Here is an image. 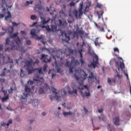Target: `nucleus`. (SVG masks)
<instances>
[{"instance_id": "nucleus-21", "label": "nucleus", "mask_w": 131, "mask_h": 131, "mask_svg": "<svg viewBox=\"0 0 131 131\" xmlns=\"http://www.w3.org/2000/svg\"><path fill=\"white\" fill-rule=\"evenodd\" d=\"M40 19H41V23L43 25H45L48 24L51 20L50 18H48L47 20H46L45 18L42 17H40Z\"/></svg>"}, {"instance_id": "nucleus-5", "label": "nucleus", "mask_w": 131, "mask_h": 131, "mask_svg": "<svg viewBox=\"0 0 131 131\" xmlns=\"http://www.w3.org/2000/svg\"><path fill=\"white\" fill-rule=\"evenodd\" d=\"M80 86L78 88L79 89L81 90V95L82 96V97H89L90 96V92H87L85 90L87 91H89V89L87 85H80Z\"/></svg>"}, {"instance_id": "nucleus-10", "label": "nucleus", "mask_w": 131, "mask_h": 131, "mask_svg": "<svg viewBox=\"0 0 131 131\" xmlns=\"http://www.w3.org/2000/svg\"><path fill=\"white\" fill-rule=\"evenodd\" d=\"M50 90V86L47 83L43 84V86L42 88L40 87L38 90V92L39 94H42L45 93L44 90Z\"/></svg>"}, {"instance_id": "nucleus-24", "label": "nucleus", "mask_w": 131, "mask_h": 131, "mask_svg": "<svg viewBox=\"0 0 131 131\" xmlns=\"http://www.w3.org/2000/svg\"><path fill=\"white\" fill-rule=\"evenodd\" d=\"M61 92V97L63 98H65L66 97L68 96L67 92L64 89L61 90L60 91Z\"/></svg>"}, {"instance_id": "nucleus-35", "label": "nucleus", "mask_w": 131, "mask_h": 131, "mask_svg": "<svg viewBox=\"0 0 131 131\" xmlns=\"http://www.w3.org/2000/svg\"><path fill=\"white\" fill-rule=\"evenodd\" d=\"M99 38H96L95 41H94V43L96 46L100 47V44L99 42Z\"/></svg>"}, {"instance_id": "nucleus-50", "label": "nucleus", "mask_w": 131, "mask_h": 131, "mask_svg": "<svg viewBox=\"0 0 131 131\" xmlns=\"http://www.w3.org/2000/svg\"><path fill=\"white\" fill-rule=\"evenodd\" d=\"M20 76L21 77H24L25 76V75L24 74L23 69H20Z\"/></svg>"}, {"instance_id": "nucleus-46", "label": "nucleus", "mask_w": 131, "mask_h": 131, "mask_svg": "<svg viewBox=\"0 0 131 131\" xmlns=\"http://www.w3.org/2000/svg\"><path fill=\"white\" fill-rule=\"evenodd\" d=\"M98 118H99V120L100 121H101V120L104 121V117H103V115H101V116H99Z\"/></svg>"}, {"instance_id": "nucleus-63", "label": "nucleus", "mask_w": 131, "mask_h": 131, "mask_svg": "<svg viewBox=\"0 0 131 131\" xmlns=\"http://www.w3.org/2000/svg\"><path fill=\"white\" fill-rule=\"evenodd\" d=\"M25 31H20V34L22 35L25 34Z\"/></svg>"}, {"instance_id": "nucleus-25", "label": "nucleus", "mask_w": 131, "mask_h": 131, "mask_svg": "<svg viewBox=\"0 0 131 131\" xmlns=\"http://www.w3.org/2000/svg\"><path fill=\"white\" fill-rule=\"evenodd\" d=\"M79 72L78 70H75V74H74V79L77 81L80 80V78H79Z\"/></svg>"}, {"instance_id": "nucleus-57", "label": "nucleus", "mask_w": 131, "mask_h": 131, "mask_svg": "<svg viewBox=\"0 0 131 131\" xmlns=\"http://www.w3.org/2000/svg\"><path fill=\"white\" fill-rule=\"evenodd\" d=\"M5 17V14L0 13V19L3 18Z\"/></svg>"}, {"instance_id": "nucleus-8", "label": "nucleus", "mask_w": 131, "mask_h": 131, "mask_svg": "<svg viewBox=\"0 0 131 131\" xmlns=\"http://www.w3.org/2000/svg\"><path fill=\"white\" fill-rule=\"evenodd\" d=\"M84 45H85V42H84V41H83L82 45H80L81 48L80 49H78V53L80 54V62L81 65H83V64L85 63L83 59V54L82 53V52L83 51V46H84Z\"/></svg>"}, {"instance_id": "nucleus-52", "label": "nucleus", "mask_w": 131, "mask_h": 131, "mask_svg": "<svg viewBox=\"0 0 131 131\" xmlns=\"http://www.w3.org/2000/svg\"><path fill=\"white\" fill-rule=\"evenodd\" d=\"M70 7L75 6V3L74 2L72 1L70 3Z\"/></svg>"}, {"instance_id": "nucleus-37", "label": "nucleus", "mask_w": 131, "mask_h": 131, "mask_svg": "<svg viewBox=\"0 0 131 131\" xmlns=\"http://www.w3.org/2000/svg\"><path fill=\"white\" fill-rule=\"evenodd\" d=\"M90 76H89L88 78H89V79L94 80V79H95V76H94L93 73V72H90Z\"/></svg>"}, {"instance_id": "nucleus-41", "label": "nucleus", "mask_w": 131, "mask_h": 131, "mask_svg": "<svg viewBox=\"0 0 131 131\" xmlns=\"http://www.w3.org/2000/svg\"><path fill=\"white\" fill-rule=\"evenodd\" d=\"M120 68L122 70H123V69L125 68L124 63L123 62H120Z\"/></svg>"}, {"instance_id": "nucleus-54", "label": "nucleus", "mask_w": 131, "mask_h": 131, "mask_svg": "<svg viewBox=\"0 0 131 131\" xmlns=\"http://www.w3.org/2000/svg\"><path fill=\"white\" fill-rule=\"evenodd\" d=\"M33 4V1H26V4Z\"/></svg>"}, {"instance_id": "nucleus-60", "label": "nucleus", "mask_w": 131, "mask_h": 131, "mask_svg": "<svg viewBox=\"0 0 131 131\" xmlns=\"http://www.w3.org/2000/svg\"><path fill=\"white\" fill-rule=\"evenodd\" d=\"M37 24V22H34L32 25V27H34L35 26V25H36Z\"/></svg>"}, {"instance_id": "nucleus-36", "label": "nucleus", "mask_w": 131, "mask_h": 131, "mask_svg": "<svg viewBox=\"0 0 131 131\" xmlns=\"http://www.w3.org/2000/svg\"><path fill=\"white\" fill-rule=\"evenodd\" d=\"M117 75L116 77H117L119 79H121L122 78V75H120V73H119L118 71L117 70H116Z\"/></svg>"}, {"instance_id": "nucleus-51", "label": "nucleus", "mask_w": 131, "mask_h": 131, "mask_svg": "<svg viewBox=\"0 0 131 131\" xmlns=\"http://www.w3.org/2000/svg\"><path fill=\"white\" fill-rule=\"evenodd\" d=\"M26 43L27 45L29 46L31 44V41L30 40H27Z\"/></svg>"}, {"instance_id": "nucleus-32", "label": "nucleus", "mask_w": 131, "mask_h": 131, "mask_svg": "<svg viewBox=\"0 0 131 131\" xmlns=\"http://www.w3.org/2000/svg\"><path fill=\"white\" fill-rule=\"evenodd\" d=\"M8 15L5 17V20H8V18H11L12 17L11 14L9 11L7 12Z\"/></svg>"}, {"instance_id": "nucleus-48", "label": "nucleus", "mask_w": 131, "mask_h": 131, "mask_svg": "<svg viewBox=\"0 0 131 131\" xmlns=\"http://www.w3.org/2000/svg\"><path fill=\"white\" fill-rule=\"evenodd\" d=\"M11 23L12 24L13 27L18 26L19 25L18 23H16L15 22H13V21H11Z\"/></svg>"}, {"instance_id": "nucleus-23", "label": "nucleus", "mask_w": 131, "mask_h": 131, "mask_svg": "<svg viewBox=\"0 0 131 131\" xmlns=\"http://www.w3.org/2000/svg\"><path fill=\"white\" fill-rule=\"evenodd\" d=\"M83 72L84 74L83 76V79H82V80H81L80 82L79 81V83L80 85H82L83 84V81L88 78V74H86L84 71H83Z\"/></svg>"}, {"instance_id": "nucleus-15", "label": "nucleus", "mask_w": 131, "mask_h": 131, "mask_svg": "<svg viewBox=\"0 0 131 131\" xmlns=\"http://www.w3.org/2000/svg\"><path fill=\"white\" fill-rule=\"evenodd\" d=\"M2 92H3L4 93V97L3 98H1V101H2V102H4L9 99V95L7 94V91H5V90L1 91L0 93H1Z\"/></svg>"}, {"instance_id": "nucleus-18", "label": "nucleus", "mask_w": 131, "mask_h": 131, "mask_svg": "<svg viewBox=\"0 0 131 131\" xmlns=\"http://www.w3.org/2000/svg\"><path fill=\"white\" fill-rule=\"evenodd\" d=\"M114 51L115 53V56H117V59L122 60V57H120L119 56L120 51L119 48L118 47H115L114 48Z\"/></svg>"}, {"instance_id": "nucleus-56", "label": "nucleus", "mask_w": 131, "mask_h": 131, "mask_svg": "<svg viewBox=\"0 0 131 131\" xmlns=\"http://www.w3.org/2000/svg\"><path fill=\"white\" fill-rule=\"evenodd\" d=\"M61 69L60 68H57V73H61Z\"/></svg>"}, {"instance_id": "nucleus-31", "label": "nucleus", "mask_w": 131, "mask_h": 131, "mask_svg": "<svg viewBox=\"0 0 131 131\" xmlns=\"http://www.w3.org/2000/svg\"><path fill=\"white\" fill-rule=\"evenodd\" d=\"M41 28H46V30L48 32H51V29H50V27H49V26H47L46 27V26H45V25H42L41 26Z\"/></svg>"}, {"instance_id": "nucleus-13", "label": "nucleus", "mask_w": 131, "mask_h": 131, "mask_svg": "<svg viewBox=\"0 0 131 131\" xmlns=\"http://www.w3.org/2000/svg\"><path fill=\"white\" fill-rule=\"evenodd\" d=\"M33 80L35 81L41 82V83L39 84L40 85H42L43 84V83L44 82V79L43 78H40L39 75H35L33 77Z\"/></svg>"}, {"instance_id": "nucleus-17", "label": "nucleus", "mask_w": 131, "mask_h": 131, "mask_svg": "<svg viewBox=\"0 0 131 131\" xmlns=\"http://www.w3.org/2000/svg\"><path fill=\"white\" fill-rule=\"evenodd\" d=\"M10 29H11V31H8V32L10 35V37L14 38L17 37L18 33H15L14 34H12L14 31V29H13V27H10Z\"/></svg>"}, {"instance_id": "nucleus-16", "label": "nucleus", "mask_w": 131, "mask_h": 131, "mask_svg": "<svg viewBox=\"0 0 131 131\" xmlns=\"http://www.w3.org/2000/svg\"><path fill=\"white\" fill-rule=\"evenodd\" d=\"M67 61L66 62L64 66L66 67L70 68L69 72L71 73H73V69L74 68V67L73 66L71 63H70V61H68V60H67Z\"/></svg>"}, {"instance_id": "nucleus-40", "label": "nucleus", "mask_w": 131, "mask_h": 131, "mask_svg": "<svg viewBox=\"0 0 131 131\" xmlns=\"http://www.w3.org/2000/svg\"><path fill=\"white\" fill-rule=\"evenodd\" d=\"M63 115L64 116H70L73 115V113L70 112H63Z\"/></svg>"}, {"instance_id": "nucleus-59", "label": "nucleus", "mask_w": 131, "mask_h": 131, "mask_svg": "<svg viewBox=\"0 0 131 131\" xmlns=\"http://www.w3.org/2000/svg\"><path fill=\"white\" fill-rule=\"evenodd\" d=\"M1 125L2 126H5V125H7L6 123L4 122H3L2 124H1Z\"/></svg>"}, {"instance_id": "nucleus-4", "label": "nucleus", "mask_w": 131, "mask_h": 131, "mask_svg": "<svg viewBox=\"0 0 131 131\" xmlns=\"http://www.w3.org/2000/svg\"><path fill=\"white\" fill-rule=\"evenodd\" d=\"M72 34V31H62L61 35L62 36V40L66 41V42H69L71 40V35Z\"/></svg>"}, {"instance_id": "nucleus-26", "label": "nucleus", "mask_w": 131, "mask_h": 131, "mask_svg": "<svg viewBox=\"0 0 131 131\" xmlns=\"http://www.w3.org/2000/svg\"><path fill=\"white\" fill-rule=\"evenodd\" d=\"M95 25L99 32H105V30L104 28H101V27H100V26H98V25L96 23H95Z\"/></svg>"}, {"instance_id": "nucleus-55", "label": "nucleus", "mask_w": 131, "mask_h": 131, "mask_svg": "<svg viewBox=\"0 0 131 131\" xmlns=\"http://www.w3.org/2000/svg\"><path fill=\"white\" fill-rule=\"evenodd\" d=\"M5 82V79H3V78L0 79V83L3 84Z\"/></svg>"}, {"instance_id": "nucleus-62", "label": "nucleus", "mask_w": 131, "mask_h": 131, "mask_svg": "<svg viewBox=\"0 0 131 131\" xmlns=\"http://www.w3.org/2000/svg\"><path fill=\"white\" fill-rule=\"evenodd\" d=\"M3 49V45H0V51H2Z\"/></svg>"}, {"instance_id": "nucleus-1", "label": "nucleus", "mask_w": 131, "mask_h": 131, "mask_svg": "<svg viewBox=\"0 0 131 131\" xmlns=\"http://www.w3.org/2000/svg\"><path fill=\"white\" fill-rule=\"evenodd\" d=\"M5 46H10V47H7L6 49H5V52L8 51L9 52L13 53L14 51L18 50L20 52L25 53V50L24 47H22V44L21 43V41L19 37H17L16 39H14L13 42H12V45L10 44V39L9 38H6L5 43Z\"/></svg>"}, {"instance_id": "nucleus-47", "label": "nucleus", "mask_w": 131, "mask_h": 131, "mask_svg": "<svg viewBox=\"0 0 131 131\" xmlns=\"http://www.w3.org/2000/svg\"><path fill=\"white\" fill-rule=\"evenodd\" d=\"M12 123V120L10 119L8 121V122L7 123V124H6V126H7V127H9V125L10 124Z\"/></svg>"}, {"instance_id": "nucleus-38", "label": "nucleus", "mask_w": 131, "mask_h": 131, "mask_svg": "<svg viewBox=\"0 0 131 131\" xmlns=\"http://www.w3.org/2000/svg\"><path fill=\"white\" fill-rule=\"evenodd\" d=\"M37 16L34 15V14H33V15H31L30 16V18L31 20H36L37 19Z\"/></svg>"}, {"instance_id": "nucleus-33", "label": "nucleus", "mask_w": 131, "mask_h": 131, "mask_svg": "<svg viewBox=\"0 0 131 131\" xmlns=\"http://www.w3.org/2000/svg\"><path fill=\"white\" fill-rule=\"evenodd\" d=\"M68 50H69V54H67L66 56L68 57V58H70V55L73 54L74 53V50H73V49H71L70 48H69Z\"/></svg>"}, {"instance_id": "nucleus-28", "label": "nucleus", "mask_w": 131, "mask_h": 131, "mask_svg": "<svg viewBox=\"0 0 131 131\" xmlns=\"http://www.w3.org/2000/svg\"><path fill=\"white\" fill-rule=\"evenodd\" d=\"M68 93L70 95H72L73 94L77 95V91L76 89H73L72 91L71 90H69Z\"/></svg>"}, {"instance_id": "nucleus-39", "label": "nucleus", "mask_w": 131, "mask_h": 131, "mask_svg": "<svg viewBox=\"0 0 131 131\" xmlns=\"http://www.w3.org/2000/svg\"><path fill=\"white\" fill-rule=\"evenodd\" d=\"M103 7V5L99 3H96V8L101 9Z\"/></svg>"}, {"instance_id": "nucleus-6", "label": "nucleus", "mask_w": 131, "mask_h": 131, "mask_svg": "<svg viewBox=\"0 0 131 131\" xmlns=\"http://www.w3.org/2000/svg\"><path fill=\"white\" fill-rule=\"evenodd\" d=\"M31 90L29 88L28 85L25 86V92L24 93L23 96H21L20 98V101L22 102H26L27 100V98L28 95H29L30 92H31Z\"/></svg>"}, {"instance_id": "nucleus-9", "label": "nucleus", "mask_w": 131, "mask_h": 131, "mask_svg": "<svg viewBox=\"0 0 131 131\" xmlns=\"http://www.w3.org/2000/svg\"><path fill=\"white\" fill-rule=\"evenodd\" d=\"M37 31V30H36L35 29H32L30 31V35L32 36L35 37V39L36 40H41L43 38V36H42V35H41V36H39V37H38V36H37V33H36Z\"/></svg>"}, {"instance_id": "nucleus-64", "label": "nucleus", "mask_w": 131, "mask_h": 131, "mask_svg": "<svg viewBox=\"0 0 131 131\" xmlns=\"http://www.w3.org/2000/svg\"><path fill=\"white\" fill-rule=\"evenodd\" d=\"M107 129L108 131H112V130L111 128L110 125H108V127H107Z\"/></svg>"}, {"instance_id": "nucleus-58", "label": "nucleus", "mask_w": 131, "mask_h": 131, "mask_svg": "<svg viewBox=\"0 0 131 131\" xmlns=\"http://www.w3.org/2000/svg\"><path fill=\"white\" fill-rule=\"evenodd\" d=\"M98 111L99 113H101L103 111V109H102V108L98 109Z\"/></svg>"}, {"instance_id": "nucleus-27", "label": "nucleus", "mask_w": 131, "mask_h": 131, "mask_svg": "<svg viewBox=\"0 0 131 131\" xmlns=\"http://www.w3.org/2000/svg\"><path fill=\"white\" fill-rule=\"evenodd\" d=\"M66 10V6L65 5H63L62 8H61V10L59 12L60 15H61V14L64 15Z\"/></svg>"}, {"instance_id": "nucleus-49", "label": "nucleus", "mask_w": 131, "mask_h": 131, "mask_svg": "<svg viewBox=\"0 0 131 131\" xmlns=\"http://www.w3.org/2000/svg\"><path fill=\"white\" fill-rule=\"evenodd\" d=\"M27 83L28 84L32 85V84H34V82L32 81L31 80H29V81H28Z\"/></svg>"}, {"instance_id": "nucleus-22", "label": "nucleus", "mask_w": 131, "mask_h": 131, "mask_svg": "<svg viewBox=\"0 0 131 131\" xmlns=\"http://www.w3.org/2000/svg\"><path fill=\"white\" fill-rule=\"evenodd\" d=\"M38 10H41L43 9V7L41 5V2H40L39 4H36L35 7H34V10L37 11Z\"/></svg>"}, {"instance_id": "nucleus-20", "label": "nucleus", "mask_w": 131, "mask_h": 131, "mask_svg": "<svg viewBox=\"0 0 131 131\" xmlns=\"http://www.w3.org/2000/svg\"><path fill=\"white\" fill-rule=\"evenodd\" d=\"M113 122L114 124L116 125H120V117L116 116L113 119Z\"/></svg>"}, {"instance_id": "nucleus-42", "label": "nucleus", "mask_w": 131, "mask_h": 131, "mask_svg": "<svg viewBox=\"0 0 131 131\" xmlns=\"http://www.w3.org/2000/svg\"><path fill=\"white\" fill-rule=\"evenodd\" d=\"M6 70V68H4V71L2 72V74H1L0 76L1 77H4V76H6V72L5 71Z\"/></svg>"}, {"instance_id": "nucleus-19", "label": "nucleus", "mask_w": 131, "mask_h": 131, "mask_svg": "<svg viewBox=\"0 0 131 131\" xmlns=\"http://www.w3.org/2000/svg\"><path fill=\"white\" fill-rule=\"evenodd\" d=\"M70 64H71L72 66H73V67H75V66L79 65L80 62L78 61V60H76L75 58H73L71 59V62H70Z\"/></svg>"}, {"instance_id": "nucleus-61", "label": "nucleus", "mask_w": 131, "mask_h": 131, "mask_svg": "<svg viewBox=\"0 0 131 131\" xmlns=\"http://www.w3.org/2000/svg\"><path fill=\"white\" fill-rule=\"evenodd\" d=\"M5 34V32H3L2 33H0V36H3Z\"/></svg>"}, {"instance_id": "nucleus-43", "label": "nucleus", "mask_w": 131, "mask_h": 131, "mask_svg": "<svg viewBox=\"0 0 131 131\" xmlns=\"http://www.w3.org/2000/svg\"><path fill=\"white\" fill-rule=\"evenodd\" d=\"M7 58H8V61L6 63V64L8 63H13V60H12V59H10L9 56H8Z\"/></svg>"}, {"instance_id": "nucleus-3", "label": "nucleus", "mask_w": 131, "mask_h": 131, "mask_svg": "<svg viewBox=\"0 0 131 131\" xmlns=\"http://www.w3.org/2000/svg\"><path fill=\"white\" fill-rule=\"evenodd\" d=\"M83 2L80 4V6L78 8V10L76 9L73 10V16L75 17L76 19H80L81 16L83 15V14H85L86 9L89 8V6L86 5L85 8V10H83Z\"/></svg>"}, {"instance_id": "nucleus-34", "label": "nucleus", "mask_w": 131, "mask_h": 131, "mask_svg": "<svg viewBox=\"0 0 131 131\" xmlns=\"http://www.w3.org/2000/svg\"><path fill=\"white\" fill-rule=\"evenodd\" d=\"M97 15L98 16V19H100L101 18H103V11H102L101 15L100 14V12L99 11H97L96 12Z\"/></svg>"}, {"instance_id": "nucleus-45", "label": "nucleus", "mask_w": 131, "mask_h": 131, "mask_svg": "<svg viewBox=\"0 0 131 131\" xmlns=\"http://www.w3.org/2000/svg\"><path fill=\"white\" fill-rule=\"evenodd\" d=\"M115 63H116V68H118V71H120V67H119L120 66H119V62L118 61H116Z\"/></svg>"}, {"instance_id": "nucleus-29", "label": "nucleus", "mask_w": 131, "mask_h": 131, "mask_svg": "<svg viewBox=\"0 0 131 131\" xmlns=\"http://www.w3.org/2000/svg\"><path fill=\"white\" fill-rule=\"evenodd\" d=\"M116 79H112L111 80V79L110 78H108L107 83H108L109 84L111 85V83H116Z\"/></svg>"}, {"instance_id": "nucleus-7", "label": "nucleus", "mask_w": 131, "mask_h": 131, "mask_svg": "<svg viewBox=\"0 0 131 131\" xmlns=\"http://www.w3.org/2000/svg\"><path fill=\"white\" fill-rule=\"evenodd\" d=\"M99 64V57L98 55H95L93 57V62H91L90 65H88L89 68L93 67V69H95L97 67V64Z\"/></svg>"}, {"instance_id": "nucleus-44", "label": "nucleus", "mask_w": 131, "mask_h": 131, "mask_svg": "<svg viewBox=\"0 0 131 131\" xmlns=\"http://www.w3.org/2000/svg\"><path fill=\"white\" fill-rule=\"evenodd\" d=\"M48 67V65L45 64L43 67V72H46L47 71V69Z\"/></svg>"}, {"instance_id": "nucleus-30", "label": "nucleus", "mask_w": 131, "mask_h": 131, "mask_svg": "<svg viewBox=\"0 0 131 131\" xmlns=\"http://www.w3.org/2000/svg\"><path fill=\"white\" fill-rule=\"evenodd\" d=\"M51 31L52 32H56L57 31V27L55 25L51 26Z\"/></svg>"}, {"instance_id": "nucleus-53", "label": "nucleus", "mask_w": 131, "mask_h": 131, "mask_svg": "<svg viewBox=\"0 0 131 131\" xmlns=\"http://www.w3.org/2000/svg\"><path fill=\"white\" fill-rule=\"evenodd\" d=\"M8 93L9 94H12L13 93V88L11 87L10 90H8Z\"/></svg>"}, {"instance_id": "nucleus-11", "label": "nucleus", "mask_w": 131, "mask_h": 131, "mask_svg": "<svg viewBox=\"0 0 131 131\" xmlns=\"http://www.w3.org/2000/svg\"><path fill=\"white\" fill-rule=\"evenodd\" d=\"M51 90L52 92L54 94L55 98H56L57 101H59V99L61 98V96H58L59 93L58 91L53 86L51 87Z\"/></svg>"}, {"instance_id": "nucleus-2", "label": "nucleus", "mask_w": 131, "mask_h": 131, "mask_svg": "<svg viewBox=\"0 0 131 131\" xmlns=\"http://www.w3.org/2000/svg\"><path fill=\"white\" fill-rule=\"evenodd\" d=\"M39 63V59H35V62H33V59H29V60L25 62V67L27 68V70L28 73V74H31L33 72L36 71L39 74L42 75L43 74L42 72V69L41 68H38L34 69L33 66L35 64H38Z\"/></svg>"}, {"instance_id": "nucleus-14", "label": "nucleus", "mask_w": 131, "mask_h": 131, "mask_svg": "<svg viewBox=\"0 0 131 131\" xmlns=\"http://www.w3.org/2000/svg\"><path fill=\"white\" fill-rule=\"evenodd\" d=\"M8 5L5 0H0V8H3L2 12H5L6 10V7H7Z\"/></svg>"}, {"instance_id": "nucleus-12", "label": "nucleus", "mask_w": 131, "mask_h": 131, "mask_svg": "<svg viewBox=\"0 0 131 131\" xmlns=\"http://www.w3.org/2000/svg\"><path fill=\"white\" fill-rule=\"evenodd\" d=\"M40 59L45 63L50 62L51 60V57H48V55L41 54Z\"/></svg>"}]
</instances>
